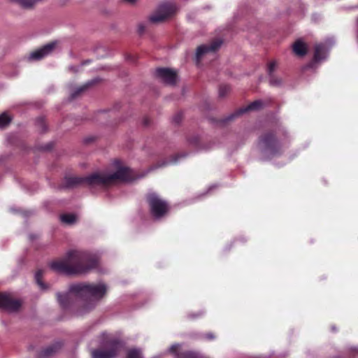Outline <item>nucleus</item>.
Returning a JSON list of instances; mask_svg holds the SVG:
<instances>
[{"label":"nucleus","instance_id":"obj_14","mask_svg":"<svg viewBox=\"0 0 358 358\" xmlns=\"http://www.w3.org/2000/svg\"><path fill=\"white\" fill-rule=\"evenodd\" d=\"M324 46L322 44H318L315 46L313 55L314 62H318L324 58Z\"/></svg>","mask_w":358,"mask_h":358},{"label":"nucleus","instance_id":"obj_26","mask_svg":"<svg viewBox=\"0 0 358 358\" xmlns=\"http://www.w3.org/2000/svg\"><path fill=\"white\" fill-rule=\"evenodd\" d=\"M182 113H178L173 117V122L175 124H178L182 121Z\"/></svg>","mask_w":358,"mask_h":358},{"label":"nucleus","instance_id":"obj_7","mask_svg":"<svg viewBox=\"0 0 358 358\" xmlns=\"http://www.w3.org/2000/svg\"><path fill=\"white\" fill-rule=\"evenodd\" d=\"M22 303L15 299L9 293H0V308L9 312L17 310Z\"/></svg>","mask_w":358,"mask_h":358},{"label":"nucleus","instance_id":"obj_36","mask_svg":"<svg viewBox=\"0 0 358 358\" xmlns=\"http://www.w3.org/2000/svg\"><path fill=\"white\" fill-rule=\"evenodd\" d=\"M130 58L132 60V62H134V58H132V56H130Z\"/></svg>","mask_w":358,"mask_h":358},{"label":"nucleus","instance_id":"obj_4","mask_svg":"<svg viewBox=\"0 0 358 358\" xmlns=\"http://www.w3.org/2000/svg\"><path fill=\"white\" fill-rule=\"evenodd\" d=\"M257 147L267 159L282 153V144L276 136L275 130H268L262 134L258 138Z\"/></svg>","mask_w":358,"mask_h":358},{"label":"nucleus","instance_id":"obj_22","mask_svg":"<svg viewBox=\"0 0 358 358\" xmlns=\"http://www.w3.org/2000/svg\"><path fill=\"white\" fill-rule=\"evenodd\" d=\"M91 84L90 83H87L82 87H80V88H78L77 90H76L73 94H72V98L74 99L76 98L77 96H78L81 92H84Z\"/></svg>","mask_w":358,"mask_h":358},{"label":"nucleus","instance_id":"obj_21","mask_svg":"<svg viewBox=\"0 0 358 358\" xmlns=\"http://www.w3.org/2000/svg\"><path fill=\"white\" fill-rule=\"evenodd\" d=\"M230 91V87L228 85H221L219 88V95L224 97Z\"/></svg>","mask_w":358,"mask_h":358},{"label":"nucleus","instance_id":"obj_24","mask_svg":"<svg viewBox=\"0 0 358 358\" xmlns=\"http://www.w3.org/2000/svg\"><path fill=\"white\" fill-rule=\"evenodd\" d=\"M277 66V64L275 61H272L268 63L267 71L269 76H272L273 71L275 70V68Z\"/></svg>","mask_w":358,"mask_h":358},{"label":"nucleus","instance_id":"obj_18","mask_svg":"<svg viewBox=\"0 0 358 358\" xmlns=\"http://www.w3.org/2000/svg\"><path fill=\"white\" fill-rule=\"evenodd\" d=\"M146 201H164L159 194L154 192H149L146 194Z\"/></svg>","mask_w":358,"mask_h":358},{"label":"nucleus","instance_id":"obj_19","mask_svg":"<svg viewBox=\"0 0 358 358\" xmlns=\"http://www.w3.org/2000/svg\"><path fill=\"white\" fill-rule=\"evenodd\" d=\"M57 345H53L49 346V347L46 348L45 349H44V350H43L41 351V357H48V356H50L54 352H55L57 351Z\"/></svg>","mask_w":358,"mask_h":358},{"label":"nucleus","instance_id":"obj_10","mask_svg":"<svg viewBox=\"0 0 358 358\" xmlns=\"http://www.w3.org/2000/svg\"><path fill=\"white\" fill-rule=\"evenodd\" d=\"M119 343L113 341L110 343V348L106 350H94L92 352V358H114L118 351Z\"/></svg>","mask_w":358,"mask_h":358},{"label":"nucleus","instance_id":"obj_8","mask_svg":"<svg viewBox=\"0 0 358 358\" xmlns=\"http://www.w3.org/2000/svg\"><path fill=\"white\" fill-rule=\"evenodd\" d=\"M156 76L161 80L170 85H174L177 81L176 71L169 68H158L155 71Z\"/></svg>","mask_w":358,"mask_h":358},{"label":"nucleus","instance_id":"obj_37","mask_svg":"<svg viewBox=\"0 0 358 358\" xmlns=\"http://www.w3.org/2000/svg\"><path fill=\"white\" fill-rule=\"evenodd\" d=\"M51 148L50 146H49L48 148H47L48 150H50Z\"/></svg>","mask_w":358,"mask_h":358},{"label":"nucleus","instance_id":"obj_30","mask_svg":"<svg viewBox=\"0 0 358 358\" xmlns=\"http://www.w3.org/2000/svg\"><path fill=\"white\" fill-rule=\"evenodd\" d=\"M143 124L145 126H148L150 124V119L148 117H145L143 119Z\"/></svg>","mask_w":358,"mask_h":358},{"label":"nucleus","instance_id":"obj_27","mask_svg":"<svg viewBox=\"0 0 358 358\" xmlns=\"http://www.w3.org/2000/svg\"><path fill=\"white\" fill-rule=\"evenodd\" d=\"M188 141L191 145L195 147L199 146V138L198 136H193L190 138Z\"/></svg>","mask_w":358,"mask_h":358},{"label":"nucleus","instance_id":"obj_29","mask_svg":"<svg viewBox=\"0 0 358 358\" xmlns=\"http://www.w3.org/2000/svg\"><path fill=\"white\" fill-rule=\"evenodd\" d=\"M121 1L129 5H134L137 2V0H121Z\"/></svg>","mask_w":358,"mask_h":358},{"label":"nucleus","instance_id":"obj_13","mask_svg":"<svg viewBox=\"0 0 358 358\" xmlns=\"http://www.w3.org/2000/svg\"><path fill=\"white\" fill-rule=\"evenodd\" d=\"M293 52L299 57L305 56L308 52L307 45L301 39H297L292 45Z\"/></svg>","mask_w":358,"mask_h":358},{"label":"nucleus","instance_id":"obj_6","mask_svg":"<svg viewBox=\"0 0 358 358\" xmlns=\"http://www.w3.org/2000/svg\"><path fill=\"white\" fill-rule=\"evenodd\" d=\"M176 11V4L164 3L159 5L157 10L150 16L149 20L152 23L162 22L172 17Z\"/></svg>","mask_w":358,"mask_h":358},{"label":"nucleus","instance_id":"obj_31","mask_svg":"<svg viewBox=\"0 0 358 358\" xmlns=\"http://www.w3.org/2000/svg\"><path fill=\"white\" fill-rule=\"evenodd\" d=\"M206 338L207 339H213L214 338V336L212 334H208L206 335Z\"/></svg>","mask_w":358,"mask_h":358},{"label":"nucleus","instance_id":"obj_33","mask_svg":"<svg viewBox=\"0 0 358 358\" xmlns=\"http://www.w3.org/2000/svg\"><path fill=\"white\" fill-rule=\"evenodd\" d=\"M352 350L358 351V348H355L354 349H352Z\"/></svg>","mask_w":358,"mask_h":358},{"label":"nucleus","instance_id":"obj_28","mask_svg":"<svg viewBox=\"0 0 358 358\" xmlns=\"http://www.w3.org/2000/svg\"><path fill=\"white\" fill-rule=\"evenodd\" d=\"M145 31V24L144 23H139L138 25V33L140 35H142L144 34Z\"/></svg>","mask_w":358,"mask_h":358},{"label":"nucleus","instance_id":"obj_35","mask_svg":"<svg viewBox=\"0 0 358 358\" xmlns=\"http://www.w3.org/2000/svg\"><path fill=\"white\" fill-rule=\"evenodd\" d=\"M130 58L132 60V62H134V58H132V56H130Z\"/></svg>","mask_w":358,"mask_h":358},{"label":"nucleus","instance_id":"obj_9","mask_svg":"<svg viewBox=\"0 0 358 358\" xmlns=\"http://www.w3.org/2000/svg\"><path fill=\"white\" fill-rule=\"evenodd\" d=\"M57 42H50L41 48L31 52L29 59L30 60H41L47 55H50L55 48Z\"/></svg>","mask_w":358,"mask_h":358},{"label":"nucleus","instance_id":"obj_20","mask_svg":"<svg viewBox=\"0 0 358 358\" xmlns=\"http://www.w3.org/2000/svg\"><path fill=\"white\" fill-rule=\"evenodd\" d=\"M127 358H143V357L141 350L132 349L128 352Z\"/></svg>","mask_w":358,"mask_h":358},{"label":"nucleus","instance_id":"obj_34","mask_svg":"<svg viewBox=\"0 0 358 358\" xmlns=\"http://www.w3.org/2000/svg\"><path fill=\"white\" fill-rule=\"evenodd\" d=\"M130 58L132 60V62H134V58H132V56H130Z\"/></svg>","mask_w":358,"mask_h":358},{"label":"nucleus","instance_id":"obj_11","mask_svg":"<svg viewBox=\"0 0 358 358\" xmlns=\"http://www.w3.org/2000/svg\"><path fill=\"white\" fill-rule=\"evenodd\" d=\"M222 43V40L216 39L212 41L210 45H201L199 46L196 53L197 59H200L207 52H215L220 48Z\"/></svg>","mask_w":358,"mask_h":358},{"label":"nucleus","instance_id":"obj_2","mask_svg":"<svg viewBox=\"0 0 358 358\" xmlns=\"http://www.w3.org/2000/svg\"><path fill=\"white\" fill-rule=\"evenodd\" d=\"M131 180V169L127 167H120L115 173L109 175L94 173L87 176H66L59 184V188L106 187L118 182H127Z\"/></svg>","mask_w":358,"mask_h":358},{"label":"nucleus","instance_id":"obj_3","mask_svg":"<svg viewBox=\"0 0 358 358\" xmlns=\"http://www.w3.org/2000/svg\"><path fill=\"white\" fill-rule=\"evenodd\" d=\"M99 263V257L96 254L72 250L60 259L52 262L50 266L57 273L66 275L83 274L96 268Z\"/></svg>","mask_w":358,"mask_h":358},{"label":"nucleus","instance_id":"obj_32","mask_svg":"<svg viewBox=\"0 0 358 358\" xmlns=\"http://www.w3.org/2000/svg\"><path fill=\"white\" fill-rule=\"evenodd\" d=\"M94 141V138H87L85 139L86 143L92 142Z\"/></svg>","mask_w":358,"mask_h":358},{"label":"nucleus","instance_id":"obj_23","mask_svg":"<svg viewBox=\"0 0 358 358\" xmlns=\"http://www.w3.org/2000/svg\"><path fill=\"white\" fill-rule=\"evenodd\" d=\"M36 122H37L38 125L40 126L41 128V131L45 132L47 130V128H46V124H45L44 118L40 117L37 119Z\"/></svg>","mask_w":358,"mask_h":358},{"label":"nucleus","instance_id":"obj_5","mask_svg":"<svg viewBox=\"0 0 358 358\" xmlns=\"http://www.w3.org/2000/svg\"><path fill=\"white\" fill-rule=\"evenodd\" d=\"M271 102H272V100L271 99H267L266 101L256 100V101L250 103L246 107H243V108L238 109L234 113H231V115H228L227 117L219 120L218 123L220 125L227 124L229 122L234 120L237 117L240 116L241 115H242L248 111H250V110H257L262 109L265 106L269 104Z\"/></svg>","mask_w":358,"mask_h":358},{"label":"nucleus","instance_id":"obj_1","mask_svg":"<svg viewBox=\"0 0 358 358\" xmlns=\"http://www.w3.org/2000/svg\"><path fill=\"white\" fill-rule=\"evenodd\" d=\"M107 291L104 283L97 284L78 283L71 285L66 293H57V300L63 309H69L72 306L74 299L80 301L81 308L76 314L80 315L93 308L103 299Z\"/></svg>","mask_w":358,"mask_h":358},{"label":"nucleus","instance_id":"obj_25","mask_svg":"<svg viewBox=\"0 0 358 358\" xmlns=\"http://www.w3.org/2000/svg\"><path fill=\"white\" fill-rule=\"evenodd\" d=\"M270 77V84L273 86H277L281 84V80L275 78L273 75L269 76Z\"/></svg>","mask_w":358,"mask_h":358},{"label":"nucleus","instance_id":"obj_12","mask_svg":"<svg viewBox=\"0 0 358 358\" xmlns=\"http://www.w3.org/2000/svg\"><path fill=\"white\" fill-rule=\"evenodd\" d=\"M150 210L155 219H159L169 210L167 203H150Z\"/></svg>","mask_w":358,"mask_h":358},{"label":"nucleus","instance_id":"obj_16","mask_svg":"<svg viewBox=\"0 0 358 358\" xmlns=\"http://www.w3.org/2000/svg\"><path fill=\"white\" fill-rule=\"evenodd\" d=\"M11 120V117L6 113H3L2 114H1L0 128H4L6 126H8L10 123Z\"/></svg>","mask_w":358,"mask_h":358},{"label":"nucleus","instance_id":"obj_17","mask_svg":"<svg viewBox=\"0 0 358 358\" xmlns=\"http://www.w3.org/2000/svg\"><path fill=\"white\" fill-rule=\"evenodd\" d=\"M43 276V271L38 270L35 273V280L36 283L38 285L40 288L43 290H45L47 289V286L42 282L41 278Z\"/></svg>","mask_w":358,"mask_h":358},{"label":"nucleus","instance_id":"obj_15","mask_svg":"<svg viewBox=\"0 0 358 358\" xmlns=\"http://www.w3.org/2000/svg\"><path fill=\"white\" fill-rule=\"evenodd\" d=\"M60 220L66 224L71 225L76 222L77 217L74 214L67 213L61 215Z\"/></svg>","mask_w":358,"mask_h":358}]
</instances>
